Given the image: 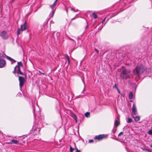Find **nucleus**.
I'll return each mask as SVG.
<instances>
[{"instance_id": "obj_6", "label": "nucleus", "mask_w": 152, "mask_h": 152, "mask_svg": "<svg viewBox=\"0 0 152 152\" xmlns=\"http://www.w3.org/2000/svg\"><path fill=\"white\" fill-rule=\"evenodd\" d=\"M132 115H137V112L136 107L135 104H133V106L132 108Z\"/></svg>"}, {"instance_id": "obj_30", "label": "nucleus", "mask_w": 152, "mask_h": 152, "mask_svg": "<svg viewBox=\"0 0 152 152\" xmlns=\"http://www.w3.org/2000/svg\"><path fill=\"white\" fill-rule=\"evenodd\" d=\"M94 142V141L93 140H90L88 141V142L89 143H91Z\"/></svg>"}, {"instance_id": "obj_41", "label": "nucleus", "mask_w": 152, "mask_h": 152, "mask_svg": "<svg viewBox=\"0 0 152 152\" xmlns=\"http://www.w3.org/2000/svg\"><path fill=\"white\" fill-rule=\"evenodd\" d=\"M148 151L149 152H151V151L150 150H149V151Z\"/></svg>"}, {"instance_id": "obj_42", "label": "nucleus", "mask_w": 152, "mask_h": 152, "mask_svg": "<svg viewBox=\"0 0 152 152\" xmlns=\"http://www.w3.org/2000/svg\"><path fill=\"white\" fill-rule=\"evenodd\" d=\"M148 151L149 152H151V151L150 150H149V151Z\"/></svg>"}, {"instance_id": "obj_9", "label": "nucleus", "mask_w": 152, "mask_h": 152, "mask_svg": "<svg viewBox=\"0 0 152 152\" xmlns=\"http://www.w3.org/2000/svg\"><path fill=\"white\" fill-rule=\"evenodd\" d=\"M6 64L5 61L3 59H0V68H2Z\"/></svg>"}, {"instance_id": "obj_29", "label": "nucleus", "mask_w": 152, "mask_h": 152, "mask_svg": "<svg viewBox=\"0 0 152 152\" xmlns=\"http://www.w3.org/2000/svg\"><path fill=\"white\" fill-rule=\"evenodd\" d=\"M117 14H118V13H117V14H115V15H113L112 16H110V18H107V21H108V20L110 19V18H111L112 17H113V16H115V15H116Z\"/></svg>"}, {"instance_id": "obj_40", "label": "nucleus", "mask_w": 152, "mask_h": 152, "mask_svg": "<svg viewBox=\"0 0 152 152\" xmlns=\"http://www.w3.org/2000/svg\"><path fill=\"white\" fill-rule=\"evenodd\" d=\"M14 0H10V1H11V2H13V1Z\"/></svg>"}, {"instance_id": "obj_24", "label": "nucleus", "mask_w": 152, "mask_h": 152, "mask_svg": "<svg viewBox=\"0 0 152 152\" xmlns=\"http://www.w3.org/2000/svg\"><path fill=\"white\" fill-rule=\"evenodd\" d=\"M56 2H56V1H55L54 3L53 4L50 6V7L52 8L53 7H54L55 5Z\"/></svg>"}, {"instance_id": "obj_2", "label": "nucleus", "mask_w": 152, "mask_h": 152, "mask_svg": "<svg viewBox=\"0 0 152 152\" xmlns=\"http://www.w3.org/2000/svg\"><path fill=\"white\" fill-rule=\"evenodd\" d=\"M130 72L131 71L129 70L124 68L120 74V77L123 79L126 80L129 78Z\"/></svg>"}, {"instance_id": "obj_48", "label": "nucleus", "mask_w": 152, "mask_h": 152, "mask_svg": "<svg viewBox=\"0 0 152 152\" xmlns=\"http://www.w3.org/2000/svg\"><path fill=\"white\" fill-rule=\"evenodd\" d=\"M74 19V18H73L72 19Z\"/></svg>"}, {"instance_id": "obj_15", "label": "nucleus", "mask_w": 152, "mask_h": 152, "mask_svg": "<svg viewBox=\"0 0 152 152\" xmlns=\"http://www.w3.org/2000/svg\"><path fill=\"white\" fill-rule=\"evenodd\" d=\"M17 69H18L17 73L20 75H22V73L20 71L19 66H17Z\"/></svg>"}, {"instance_id": "obj_19", "label": "nucleus", "mask_w": 152, "mask_h": 152, "mask_svg": "<svg viewBox=\"0 0 152 152\" xmlns=\"http://www.w3.org/2000/svg\"><path fill=\"white\" fill-rule=\"evenodd\" d=\"M132 121L133 122L132 119L131 118H127V120L126 121V122L127 123H131V122H132Z\"/></svg>"}, {"instance_id": "obj_28", "label": "nucleus", "mask_w": 152, "mask_h": 152, "mask_svg": "<svg viewBox=\"0 0 152 152\" xmlns=\"http://www.w3.org/2000/svg\"><path fill=\"white\" fill-rule=\"evenodd\" d=\"M17 66H16L14 68V70L13 72V73H15V72L16 69H17Z\"/></svg>"}, {"instance_id": "obj_22", "label": "nucleus", "mask_w": 152, "mask_h": 152, "mask_svg": "<svg viewBox=\"0 0 152 152\" xmlns=\"http://www.w3.org/2000/svg\"><path fill=\"white\" fill-rule=\"evenodd\" d=\"M66 57L68 61V64H70V60H69V57L67 55H66Z\"/></svg>"}, {"instance_id": "obj_18", "label": "nucleus", "mask_w": 152, "mask_h": 152, "mask_svg": "<svg viewBox=\"0 0 152 152\" xmlns=\"http://www.w3.org/2000/svg\"><path fill=\"white\" fill-rule=\"evenodd\" d=\"M129 97L130 99H132L133 97V94L132 92H130L129 94Z\"/></svg>"}, {"instance_id": "obj_43", "label": "nucleus", "mask_w": 152, "mask_h": 152, "mask_svg": "<svg viewBox=\"0 0 152 152\" xmlns=\"http://www.w3.org/2000/svg\"><path fill=\"white\" fill-rule=\"evenodd\" d=\"M85 88L84 87V89H83V91H85Z\"/></svg>"}, {"instance_id": "obj_33", "label": "nucleus", "mask_w": 152, "mask_h": 152, "mask_svg": "<svg viewBox=\"0 0 152 152\" xmlns=\"http://www.w3.org/2000/svg\"><path fill=\"white\" fill-rule=\"evenodd\" d=\"M95 51H96V52L98 54H99V50L96 48L95 49Z\"/></svg>"}, {"instance_id": "obj_17", "label": "nucleus", "mask_w": 152, "mask_h": 152, "mask_svg": "<svg viewBox=\"0 0 152 152\" xmlns=\"http://www.w3.org/2000/svg\"><path fill=\"white\" fill-rule=\"evenodd\" d=\"M145 73L146 74H148L149 72H150L151 71V69L149 68H146L145 70Z\"/></svg>"}, {"instance_id": "obj_14", "label": "nucleus", "mask_w": 152, "mask_h": 152, "mask_svg": "<svg viewBox=\"0 0 152 152\" xmlns=\"http://www.w3.org/2000/svg\"><path fill=\"white\" fill-rule=\"evenodd\" d=\"M120 124V121L118 119L116 120L114 122L115 126L116 127L118 126Z\"/></svg>"}, {"instance_id": "obj_27", "label": "nucleus", "mask_w": 152, "mask_h": 152, "mask_svg": "<svg viewBox=\"0 0 152 152\" xmlns=\"http://www.w3.org/2000/svg\"><path fill=\"white\" fill-rule=\"evenodd\" d=\"M74 150V149L72 148L71 146H70V152H72Z\"/></svg>"}, {"instance_id": "obj_36", "label": "nucleus", "mask_w": 152, "mask_h": 152, "mask_svg": "<svg viewBox=\"0 0 152 152\" xmlns=\"http://www.w3.org/2000/svg\"><path fill=\"white\" fill-rule=\"evenodd\" d=\"M115 88H117L118 89V88H117V85H116V84H115V85H114V86H113V88H115Z\"/></svg>"}, {"instance_id": "obj_37", "label": "nucleus", "mask_w": 152, "mask_h": 152, "mask_svg": "<svg viewBox=\"0 0 152 152\" xmlns=\"http://www.w3.org/2000/svg\"><path fill=\"white\" fill-rule=\"evenodd\" d=\"M107 17H106V18H104V19L102 21V23H103V22L105 20L106 18H107Z\"/></svg>"}, {"instance_id": "obj_10", "label": "nucleus", "mask_w": 152, "mask_h": 152, "mask_svg": "<svg viewBox=\"0 0 152 152\" xmlns=\"http://www.w3.org/2000/svg\"><path fill=\"white\" fill-rule=\"evenodd\" d=\"M32 130L34 132H35V133L36 134L37 133H39V132L40 131V129L39 128H35L34 127H33L32 128Z\"/></svg>"}, {"instance_id": "obj_45", "label": "nucleus", "mask_w": 152, "mask_h": 152, "mask_svg": "<svg viewBox=\"0 0 152 152\" xmlns=\"http://www.w3.org/2000/svg\"><path fill=\"white\" fill-rule=\"evenodd\" d=\"M121 95L123 96H124V95H123V94H121Z\"/></svg>"}, {"instance_id": "obj_35", "label": "nucleus", "mask_w": 152, "mask_h": 152, "mask_svg": "<svg viewBox=\"0 0 152 152\" xmlns=\"http://www.w3.org/2000/svg\"><path fill=\"white\" fill-rule=\"evenodd\" d=\"M71 10L72 11H73L74 12H75V10L74 9H73V8H71Z\"/></svg>"}, {"instance_id": "obj_31", "label": "nucleus", "mask_w": 152, "mask_h": 152, "mask_svg": "<svg viewBox=\"0 0 152 152\" xmlns=\"http://www.w3.org/2000/svg\"><path fill=\"white\" fill-rule=\"evenodd\" d=\"M75 122L77 123V117L76 115L75 116Z\"/></svg>"}, {"instance_id": "obj_13", "label": "nucleus", "mask_w": 152, "mask_h": 152, "mask_svg": "<svg viewBox=\"0 0 152 152\" xmlns=\"http://www.w3.org/2000/svg\"><path fill=\"white\" fill-rule=\"evenodd\" d=\"M7 58L11 61L12 64L15 63L16 62L15 60L8 56H7Z\"/></svg>"}, {"instance_id": "obj_16", "label": "nucleus", "mask_w": 152, "mask_h": 152, "mask_svg": "<svg viewBox=\"0 0 152 152\" xmlns=\"http://www.w3.org/2000/svg\"><path fill=\"white\" fill-rule=\"evenodd\" d=\"M7 56L3 53H0V58H5L6 57H7Z\"/></svg>"}, {"instance_id": "obj_47", "label": "nucleus", "mask_w": 152, "mask_h": 152, "mask_svg": "<svg viewBox=\"0 0 152 152\" xmlns=\"http://www.w3.org/2000/svg\"><path fill=\"white\" fill-rule=\"evenodd\" d=\"M57 0H55V1H56V2H57Z\"/></svg>"}, {"instance_id": "obj_26", "label": "nucleus", "mask_w": 152, "mask_h": 152, "mask_svg": "<svg viewBox=\"0 0 152 152\" xmlns=\"http://www.w3.org/2000/svg\"><path fill=\"white\" fill-rule=\"evenodd\" d=\"M17 66H22L23 65L22 64V62H18V65Z\"/></svg>"}, {"instance_id": "obj_49", "label": "nucleus", "mask_w": 152, "mask_h": 152, "mask_svg": "<svg viewBox=\"0 0 152 152\" xmlns=\"http://www.w3.org/2000/svg\"><path fill=\"white\" fill-rule=\"evenodd\" d=\"M37 107H38V106H37Z\"/></svg>"}, {"instance_id": "obj_38", "label": "nucleus", "mask_w": 152, "mask_h": 152, "mask_svg": "<svg viewBox=\"0 0 152 152\" xmlns=\"http://www.w3.org/2000/svg\"><path fill=\"white\" fill-rule=\"evenodd\" d=\"M76 150L77 152H80V151L79 150H78L77 148Z\"/></svg>"}, {"instance_id": "obj_1", "label": "nucleus", "mask_w": 152, "mask_h": 152, "mask_svg": "<svg viewBox=\"0 0 152 152\" xmlns=\"http://www.w3.org/2000/svg\"><path fill=\"white\" fill-rule=\"evenodd\" d=\"M146 67L142 64H138L133 70V73L136 77H139L145 71Z\"/></svg>"}, {"instance_id": "obj_20", "label": "nucleus", "mask_w": 152, "mask_h": 152, "mask_svg": "<svg viewBox=\"0 0 152 152\" xmlns=\"http://www.w3.org/2000/svg\"><path fill=\"white\" fill-rule=\"evenodd\" d=\"M92 16L94 19H96L97 17V15L94 12L92 13Z\"/></svg>"}, {"instance_id": "obj_8", "label": "nucleus", "mask_w": 152, "mask_h": 152, "mask_svg": "<svg viewBox=\"0 0 152 152\" xmlns=\"http://www.w3.org/2000/svg\"><path fill=\"white\" fill-rule=\"evenodd\" d=\"M33 113L34 116L35 117V118H36V117H39V116L40 115V110H39V111L37 112V114H35V108H34V107H33Z\"/></svg>"}, {"instance_id": "obj_4", "label": "nucleus", "mask_w": 152, "mask_h": 152, "mask_svg": "<svg viewBox=\"0 0 152 152\" xmlns=\"http://www.w3.org/2000/svg\"><path fill=\"white\" fill-rule=\"evenodd\" d=\"M0 36L3 39L6 40L8 39V35L6 31H4L1 32L0 34Z\"/></svg>"}, {"instance_id": "obj_44", "label": "nucleus", "mask_w": 152, "mask_h": 152, "mask_svg": "<svg viewBox=\"0 0 152 152\" xmlns=\"http://www.w3.org/2000/svg\"><path fill=\"white\" fill-rule=\"evenodd\" d=\"M150 147L152 148V144L150 146Z\"/></svg>"}, {"instance_id": "obj_12", "label": "nucleus", "mask_w": 152, "mask_h": 152, "mask_svg": "<svg viewBox=\"0 0 152 152\" xmlns=\"http://www.w3.org/2000/svg\"><path fill=\"white\" fill-rule=\"evenodd\" d=\"M136 115H132V117L134 118V120L136 121H138L140 120V117L139 116H135Z\"/></svg>"}, {"instance_id": "obj_21", "label": "nucleus", "mask_w": 152, "mask_h": 152, "mask_svg": "<svg viewBox=\"0 0 152 152\" xmlns=\"http://www.w3.org/2000/svg\"><path fill=\"white\" fill-rule=\"evenodd\" d=\"M85 116L86 117L88 118L90 117V113L88 112H86L85 114Z\"/></svg>"}, {"instance_id": "obj_11", "label": "nucleus", "mask_w": 152, "mask_h": 152, "mask_svg": "<svg viewBox=\"0 0 152 152\" xmlns=\"http://www.w3.org/2000/svg\"><path fill=\"white\" fill-rule=\"evenodd\" d=\"M19 142V141L17 140H12L10 142H7L9 144H17Z\"/></svg>"}, {"instance_id": "obj_39", "label": "nucleus", "mask_w": 152, "mask_h": 152, "mask_svg": "<svg viewBox=\"0 0 152 152\" xmlns=\"http://www.w3.org/2000/svg\"><path fill=\"white\" fill-rule=\"evenodd\" d=\"M145 150H146L147 151H149V149H146V148H145Z\"/></svg>"}, {"instance_id": "obj_34", "label": "nucleus", "mask_w": 152, "mask_h": 152, "mask_svg": "<svg viewBox=\"0 0 152 152\" xmlns=\"http://www.w3.org/2000/svg\"><path fill=\"white\" fill-rule=\"evenodd\" d=\"M39 73L43 75H45V73H42V72H41L40 71H39Z\"/></svg>"}, {"instance_id": "obj_23", "label": "nucleus", "mask_w": 152, "mask_h": 152, "mask_svg": "<svg viewBox=\"0 0 152 152\" xmlns=\"http://www.w3.org/2000/svg\"><path fill=\"white\" fill-rule=\"evenodd\" d=\"M148 134L149 135H152V130H150L148 132Z\"/></svg>"}, {"instance_id": "obj_3", "label": "nucleus", "mask_w": 152, "mask_h": 152, "mask_svg": "<svg viewBox=\"0 0 152 152\" xmlns=\"http://www.w3.org/2000/svg\"><path fill=\"white\" fill-rule=\"evenodd\" d=\"M27 22L25 21L24 23L21 25L20 28H19L17 31V34L18 35L20 34L21 31H24L27 29Z\"/></svg>"}, {"instance_id": "obj_46", "label": "nucleus", "mask_w": 152, "mask_h": 152, "mask_svg": "<svg viewBox=\"0 0 152 152\" xmlns=\"http://www.w3.org/2000/svg\"><path fill=\"white\" fill-rule=\"evenodd\" d=\"M118 92L119 93H120V91H119V90L118 91Z\"/></svg>"}, {"instance_id": "obj_7", "label": "nucleus", "mask_w": 152, "mask_h": 152, "mask_svg": "<svg viewBox=\"0 0 152 152\" xmlns=\"http://www.w3.org/2000/svg\"><path fill=\"white\" fill-rule=\"evenodd\" d=\"M104 137V134H100L98 136H96L94 137V139L98 140H101L103 139Z\"/></svg>"}, {"instance_id": "obj_32", "label": "nucleus", "mask_w": 152, "mask_h": 152, "mask_svg": "<svg viewBox=\"0 0 152 152\" xmlns=\"http://www.w3.org/2000/svg\"><path fill=\"white\" fill-rule=\"evenodd\" d=\"M123 133L122 132H121L120 133L118 134V136H120Z\"/></svg>"}, {"instance_id": "obj_5", "label": "nucleus", "mask_w": 152, "mask_h": 152, "mask_svg": "<svg viewBox=\"0 0 152 152\" xmlns=\"http://www.w3.org/2000/svg\"><path fill=\"white\" fill-rule=\"evenodd\" d=\"M19 85L20 88H21L23 85L25 79L24 78L20 76L19 77Z\"/></svg>"}, {"instance_id": "obj_25", "label": "nucleus", "mask_w": 152, "mask_h": 152, "mask_svg": "<svg viewBox=\"0 0 152 152\" xmlns=\"http://www.w3.org/2000/svg\"><path fill=\"white\" fill-rule=\"evenodd\" d=\"M54 11L52 10L51 12V13H50V16L51 14H52V15L51 16V17H52L54 15Z\"/></svg>"}]
</instances>
